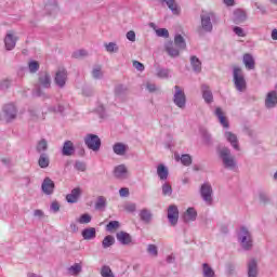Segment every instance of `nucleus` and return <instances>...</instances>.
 I'll return each instance as SVG.
<instances>
[{
	"label": "nucleus",
	"instance_id": "obj_1",
	"mask_svg": "<svg viewBox=\"0 0 277 277\" xmlns=\"http://www.w3.org/2000/svg\"><path fill=\"white\" fill-rule=\"evenodd\" d=\"M201 25L197 28L198 36L211 34L213 31V23H217V15L211 11H202L200 14Z\"/></svg>",
	"mask_w": 277,
	"mask_h": 277
},
{
	"label": "nucleus",
	"instance_id": "obj_2",
	"mask_svg": "<svg viewBox=\"0 0 277 277\" xmlns=\"http://www.w3.org/2000/svg\"><path fill=\"white\" fill-rule=\"evenodd\" d=\"M219 157L223 163V167L226 170H235V168H237V161H235V156L230 154V149L228 147L219 148Z\"/></svg>",
	"mask_w": 277,
	"mask_h": 277
},
{
	"label": "nucleus",
	"instance_id": "obj_3",
	"mask_svg": "<svg viewBox=\"0 0 277 277\" xmlns=\"http://www.w3.org/2000/svg\"><path fill=\"white\" fill-rule=\"evenodd\" d=\"M233 81L238 92H246L247 82L246 77L243 76V69H241V67L234 66Z\"/></svg>",
	"mask_w": 277,
	"mask_h": 277
},
{
	"label": "nucleus",
	"instance_id": "obj_4",
	"mask_svg": "<svg viewBox=\"0 0 277 277\" xmlns=\"http://www.w3.org/2000/svg\"><path fill=\"white\" fill-rule=\"evenodd\" d=\"M199 194L203 202H206L208 207H211V205H213V186H211V183L205 182L203 184H201Z\"/></svg>",
	"mask_w": 277,
	"mask_h": 277
},
{
	"label": "nucleus",
	"instance_id": "obj_5",
	"mask_svg": "<svg viewBox=\"0 0 277 277\" xmlns=\"http://www.w3.org/2000/svg\"><path fill=\"white\" fill-rule=\"evenodd\" d=\"M238 241L243 250H252V235L246 227H241L238 234Z\"/></svg>",
	"mask_w": 277,
	"mask_h": 277
},
{
	"label": "nucleus",
	"instance_id": "obj_6",
	"mask_svg": "<svg viewBox=\"0 0 277 277\" xmlns=\"http://www.w3.org/2000/svg\"><path fill=\"white\" fill-rule=\"evenodd\" d=\"M174 95H173V103L179 107L180 109H185V106L187 105V97L185 96V91L181 89V87L175 85L174 87Z\"/></svg>",
	"mask_w": 277,
	"mask_h": 277
},
{
	"label": "nucleus",
	"instance_id": "obj_7",
	"mask_svg": "<svg viewBox=\"0 0 277 277\" xmlns=\"http://www.w3.org/2000/svg\"><path fill=\"white\" fill-rule=\"evenodd\" d=\"M84 144L89 150H93L94 153H98V150H101V137L96 134H87L84 137Z\"/></svg>",
	"mask_w": 277,
	"mask_h": 277
},
{
	"label": "nucleus",
	"instance_id": "obj_8",
	"mask_svg": "<svg viewBox=\"0 0 277 277\" xmlns=\"http://www.w3.org/2000/svg\"><path fill=\"white\" fill-rule=\"evenodd\" d=\"M2 111L4 114V119L6 120V122H12V120H16L18 110L16 109V106H14V104L4 105Z\"/></svg>",
	"mask_w": 277,
	"mask_h": 277
},
{
	"label": "nucleus",
	"instance_id": "obj_9",
	"mask_svg": "<svg viewBox=\"0 0 277 277\" xmlns=\"http://www.w3.org/2000/svg\"><path fill=\"white\" fill-rule=\"evenodd\" d=\"M66 81H68V71L66 69H58L54 77V83L58 88H65Z\"/></svg>",
	"mask_w": 277,
	"mask_h": 277
},
{
	"label": "nucleus",
	"instance_id": "obj_10",
	"mask_svg": "<svg viewBox=\"0 0 277 277\" xmlns=\"http://www.w3.org/2000/svg\"><path fill=\"white\" fill-rule=\"evenodd\" d=\"M167 217L171 226L179 224V207H176V205L169 206Z\"/></svg>",
	"mask_w": 277,
	"mask_h": 277
},
{
	"label": "nucleus",
	"instance_id": "obj_11",
	"mask_svg": "<svg viewBox=\"0 0 277 277\" xmlns=\"http://www.w3.org/2000/svg\"><path fill=\"white\" fill-rule=\"evenodd\" d=\"M41 190L45 196H51L55 192V182L51 177H45L41 184Z\"/></svg>",
	"mask_w": 277,
	"mask_h": 277
},
{
	"label": "nucleus",
	"instance_id": "obj_12",
	"mask_svg": "<svg viewBox=\"0 0 277 277\" xmlns=\"http://www.w3.org/2000/svg\"><path fill=\"white\" fill-rule=\"evenodd\" d=\"M114 175L115 179H118L119 181H124L129 179V169H127V166L124 164H119L115 167Z\"/></svg>",
	"mask_w": 277,
	"mask_h": 277
},
{
	"label": "nucleus",
	"instance_id": "obj_13",
	"mask_svg": "<svg viewBox=\"0 0 277 277\" xmlns=\"http://www.w3.org/2000/svg\"><path fill=\"white\" fill-rule=\"evenodd\" d=\"M164 51L168 53L170 57H179V55H181L182 50L174 44V41H168L164 44Z\"/></svg>",
	"mask_w": 277,
	"mask_h": 277
},
{
	"label": "nucleus",
	"instance_id": "obj_14",
	"mask_svg": "<svg viewBox=\"0 0 277 277\" xmlns=\"http://www.w3.org/2000/svg\"><path fill=\"white\" fill-rule=\"evenodd\" d=\"M75 143L72 141H65L62 147L63 157H72L75 155Z\"/></svg>",
	"mask_w": 277,
	"mask_h": 277
},
{
	"label": "nucleus",
	"instance_id": "obj_15",
	"mask_svg": "<svg viewBox=\"0 0 277 277\" xmlns=\"http://www.w3.org/2000/svg\"><path fill=\"white\" fill-rule=\"evenodd\" d=\"M276 105H277V92L271 91L266 95L265 107L267 109H274V107H276Z\"/></svg>",
	"mask_w": 277,
	"mask_h": 277
},
{
	"label": "nucleus",
	"instance_id": "obj_16",
	"mask_svg": "<svg viewBox=\"0 0 277 277\" xmlns=\"http://www.w3.org/2000/svg\"><path fill=\"white\" fill-rule=\"evenodd\" d=\"M129 94V87L124 84H117L115 87V96L120 101H124V97Z\"/></svg>",
	"mask_w": 277,
	"mask_h": 277
},
{
	"label": "nucleus",
	"instance_id": "obj_17",
	"mask_svg": "<svg viewBox=\"0 0 277 277\" xmlns=\"http://www.w3.org/2000/svg\"><path fill=\"white\" fill-rule=\"evenodd\" d=\"M117 241L122 246H129V243H133V238L127 232H118L116 234Z\"/></svg>",
	"mask_w": 277,
	"mask_h": 277
},
{
	"label": "nucleus",
	"instance_id": "obj_18",
	"mask_svg": "<svg viewBox=\"0 0 277 277\" xmlns=\"http://www.w3.org/2000/svg\"><path fill=\"white\" fill-rule=\"evenodd\" d=\"M259 276V262L255 259H251L248 262V277Z\"/></svg>",
	"mask_w": 277,
	"mask_h": 277
},
{
	"label": "nucleus",
	"instance_id": "obj_19",
	"mask_svg": "<svg viewBox=\"0 0 277 277\" xmlns=\"http://www.w3.org/2000/svg\"><path fill=\"white\" fill-rule=\"evenodd\" d=\"M183 221L187 224L188 222H196L198 217V212L195 208H188L183 214Z\"/></svg>",
	"mask_w": 277,
	"mask_h": 277
},
{
	"label": "nucleus",
	"instance_id": "obj_20",
	"mask_svg": "<svg viewBox=\"0 0 277 277\" xmlns=\"http://www.w3.org/2000/svg\"><path fill=\"white\" fill-rule=\"evenodd\" d=\"M60 10V6L57 5V0H48L44 5V11L47 14H57V11Z\"/></svg>",
	"mask_w": 277,
	"mask_h": 277
},
{
	"label": "nucleus",
	"instance_id": "obj_21",
	"mask_svg": "<svg viewBox=\"0 0 277 277\" xmlns=\"http://www.w3.org/2000/svg\"><path fill=\"white\" fill-rule=\"evenodd\" d=\"M39 83L42 88H51V75L47 71H41L39 74Z\"/></svg>",
	"mask_w": 277,
	"mask_h": 277
},
{
	"label": "nucleus",
	"instance_id": "obj_22",
	"mask_svg": "<svg viewBox=\"0 0 277 277\" xmlns=\"http://www.w3.org/2000/svg\"><path fill=\"white\" fill-rule=\"evenodd\" d=\"M81 197V188L80 187H76L71 190L70 194H68L66 196V200L67 202H69L70 205H75V202H77L79 200V198Z\"/></svg>",
	"mask_w": 277,
	"mask_h": 277
},
{
	"label": "nucleus",
	"instance_id": "obj_23",
	"mask_svg": "<svg viewBox=\"0 0 277 277\" xmlns=\"http://www.w3.org/2000/svg\"><path fill=\"white\" fill-rule=\"evenodd\" d=\"M127 150H129V145L124 143H115L113 145V151L115 155H119L120 157L127 155Z\"/></svg>",
	"mask_w": 277,
	"mask_h": 277
},
{
	"label": "nucleus",
	"instance_id": "obj_24",
	"mask_svg": "<svg viewBox=\"0 0 277 277\" xmlns=\"http://www.w3.org/2000/svg\"><path fill=\"white\" fill-rule=\"evenodd\" d=\"M16 37H14V34L12 32H8L5 38H4V44H5V49L6 51H12V49H14V47H16Z\"/></svg>",
	"mask_w": 277,
	"mask_h": 277
},
{
	"label": "nucleus",
	"instance_id": "obj_25",
	"mask_svg": "<svg viewBox=\"0 0 277 277\" xmlns=\"http://www.w3.org/2000/svg\"><path fill=\"white\" fill-rule=\"evenodd\" d=\"M201 92H202V98L208 105H211L213 103V92L209 90V87L207 84H203L201 87Z\"/></svg>",
	"mask_w": 277,
	"mask_h": 277
},
{
	"label": "nucleus",
	"instance_id": "obj_26",
	"mask_svg": "<svg viewBox=\"0 0 277 277\" xmlns=\"http://www.w3.org/2000/svg\"><path fill=\"white\" fill-rule=\"evenodd\" d=\"M81 235L84 240L90 241L92 239H96V228L87 227L81 232Z\"/></svg>",
	"mask_w": 277,
	"mask_h": 277
},
{
	"label": "nucleus",
	"instance_id": "obj_27",
	"mask_svg": "<svg viewBox=\"0 0 277 277\" xmlns=\"http://www.w3.org/2000/svg\"><path fill=\"white\" fill-rule=\"evenodd\" d=\"M248 18V15L246 14V11L238 9L234 12V23L236 25H239L241 23H245V21Z\"/></svg>",
	"mask_w": 277,
	"mask_h": 277
},
{
	"label": "nucleus",
	"instance_id": "obj_28",
	"mask_svg": "<svg viewBox=\"0 0 277 277\" xmlns=\"http://www.w3.org/2000/svg\"><path fill=\"white\" fill-rule=\"evenodd\" d=\"M162 3H166V5L171 10L172 14H175L179 16L181 14V6L176 3V0H162Z\"/></svg>",
	"mask_w": 277,
	"mask_h": 277
},
{
	"label": "nucleus",
	"instance_id": "obj_29",
	"mask_svg": "<svg viewBox=\"0 0 277 277\" xmlns=\"http://www.w3.org/2000/svg\"><path fill=\"white\" fill-rule=\"evenodd\" d=\"M169 174L170 171H168V167H166L163 163L158 164L157 175L160 179V181H168Z\"/></svg>",
	"mask_w": 277,
	"mask_h": 277
},
{
	"label": "nucleus",
	"instance_id": "obj_30",
	"mask_svg": "<svg viewBox=\"0 0 277 277\" xmlns=\"http://www.w3.org/2000/svg\"><path fill=\"white\" fill-rule=\"evenodd\" d=\"M225 137L235 150H239V141L237 140L236 134H234L233 132H225Z\"/></svg>",
	"mask_w": 277,
	"mask_h": 277
},
{
	"label": "nucleus",
	"instance_id": "obj_31",
	"mask_svg": "<svg viewBox=\"0 0 277 277\" xmlns=\"http://www.w3.org/2000/svg\"><path fill=\"white\" fill-rule=\"evenodd\" d=\"M242 62L248 70H254L255 62L252 54L250 53L245 54Z\"/></svg>",
	"mask_w": 277,
	"mask_h": 277
},
{
	"label": "nucleus",
	"instance_id": "obj_32",
	"mask_svg": "<svg viewBox=\"0 0 277 277\" xmlns=\"http://www.w3.org/2000/svg\"><path fill=\"white\" fill-rule=\"evenodd\" d=\"M140 217L144 224H150V222H153V212L145 208L141 210Z\"/></svg>",
	"mask_w": 277,
	"mask_h": 277
},
{
	"label": "nucleus",
	"instance_id": "obj_33",
	"mask_svg": "<svg viewBox=\"0 0 277 277\" xmlns=\"http://www.w3.org/2000/svg\"><path fill=\"white\" fill-rule=\"evenodd\" d=\"M190 66L194 72H202V62L197 56H190Z\"/></svg>",
	"mask_w": 277,
	"mask_h": 277
},
{
	"label": "nucleus",
	"instance_id": "obj_34",
	"mask_svg": "<svg viewBox=\"0 0 277 277\" xmlns=\"http://www.w3.org/2000/svg\"><path fill=\"white\" fill-rule=\"evenodd\" d=\"M214 114H215L216 118L219 119L220 123L222 124V127H224V129H228V120L224 116V111H222V108L216 107Z\"/></svg>",
	"mask_w": 277,
	"mask_h": 277
},
{
	"label": "nucleus",
	"instance_id": "obj_35",
	"mask_svg": "<svg viewBox=\"0 0 277 277\" xmlns=\"http://www.w3.org/2000/svg\"><path fill=\"white\" fill-rule=\"evenodd\" d=\"M36 150H37V153H39V155H42L43 153H47V150H49V142H47L45 138H41L37 143Z\"/></svg>",
	"mask_w": 277,
	"mask_h": 277
},
{
	"label": "nucleus",
	"instance_id": "obj_36",
	"mask_svg": "<svg viewBox=\"0 0 277 277\" xmlns=\"http://www.w3.org/2000/svg\"><path fill=\"white\" fill-rule=\"evenodd\" d=\"M106 208H107V198H105L104 196H98L95 202L96 211H105Z\"/></svg>",
	"mask_w": 277,
	"mask_h": 277
},
{
	"label": "nucleus",
	"instance_id": "obj_37",
	"mask_svg": "<svg viewBox=\"0 0 277 277\" xmlns=\"http://www.w3.org/2000/svg\"><path fill=\"white\" fill-rule=\"evenodd\" d=\"M173 44L177 48L184 51V49L187 48V43L185 42V38H183L181 35H175Z\"/></svg>",
	"mask_w": 277,
	"mask_h": 277
},
{
	"label": "nucleus",
	"instance_id": "obj_38",
	"mask_svg": "<svg viewBox=\"0 0 277 277\" xmlns=\"http://www.w3.org/2000/svg\"><path fill=\"white\" fill-rule=\"evenodd\" d=\"M51 163V160L49 159V154L43 153L40 154L39 160H38V164L41 168H49V164Z\"/></svg>",
	"mask_w": 277,
	"mask_h": 277
},
{
	"label": "nucleus",
	"instance_id": "obj_39",
	"mask_svg": "<svg viewBox=\"0 0 277 277\" xmlns=\"http://www.w3.org/2000/svg\"><path fill=\"white\" fill-rule=\"evenodd\" d=\"M114 243H116V238H114V236L111 235L105 236L102 241V248H104V250H107V248H111Z\"/></svg>",
	"mask_w": 277,
	"mask_h": 277
},
{
	"label": "nucleus",
	"instance_id": "obj_40",
	"mask_svg": "<svg viewBox=\"0 0 277 277\" xmlns=\"http://www.w3.org/2000/svg\"><path fill=\"white\" fill-rule=\"evenodd\" d=\"M32 94L38 98H50V96L47 95L44 91H42V88L40 87V84L35 85V89L32 90Z\"/></svg>",
	"mask_w": 277,
	"mask_h": 277
},
{
	"label": "nucleus",
	"instance_id": "obj_41",
	"mask_svg": "<svg viewBox=\"0 0 277 277\" xmlns=\"http://www.w3.org/2000/svg\"><path fill=\"white\" fill-rule=\"evenodd\" d=\"M202 274L203 277H215V272L208 263L202 264Z\"/></svg>",
	"mask_w": 277,
	"mask_h": 277
},
{
	"label": "nucleus",
	"instance_id": "obj_42",
	"mask_svg": "<svg viewBox=\"0 0 277 277\" xmlns=\"http://www.w3.org/2000/svg\"><path fill=\"white\" fill-rule=\"evenodd\" d=\"M200 134L205 144H208V145L213 144V138L211 137V133H209L207 129H200Z\"/></svg>",
	"mask_w": 277,
	"mask_h": 277
},
{
	"label": "nucleus",
	"instance_id": "obj_43",
	"mask_svg": "<svg viewBox=\"0 0 277 277\" xmlns=\"http://www.w3.org/2000/svg\"><path fill=\"white\" fill-rule=\"evenodd\" d=\"M175 159L176 161H181V163L186 167L192 163V156L189 154H184L181 158L175 154Z\"/></svg>",
	"mask_w": 277,
	"mask_h": 277
},
{
	"label": "nucleus",
	"instance_id": "obj_44",
	"mask_svg": "<svg viewBox=\"0 0 277 277\" xmlns=\"http://www.w3.org/2000/svg\"><path fill=\"white\" fill-rule=\"evenodd\" d=\"M100 274L102 277H116V275H114V272L111 271V267L107 265L102 266Z\"/></svg>",
	"mask_w": 277,
	"mask_h": 277
},
{
	"label": "nucleus",
	"instance_id": "obj_45",
	"mask_svg": "<svg viewBox=\"0 0 277 277\" xmlns=\"http://www.w3.org/2000/svg\"><path fill=\"white\" fill-rule=\"evenodd\" d=\"M105 49L107 53H118V51H120V48L116 42L105 43Z\"/></svg>",
	"mask_w": 277,
	"mask_h": 277
},
{
	"label": "nucleus",
	"instance_id": "obj_46",
	"mask_svg": "<svg viewBox=\"0 0 277 277\" xmlns=\"http://www.w3.org/2000/svg\"><path fill=\"white\" fill-rule=\"evenodd\" d=\"M81 264L76 263L68 268V272L71 274V276H79V274H81Z\"/></svg>",
	"mask_w": 277,
	"mask_h": 277
},
{
	"label": "nucleus",
	"instance_id": "obj_47",
	"mask_svg": "<svg viewBox=\"0 0 277 277\" xmlns=\"http://www.w3.org/2000/svg\"><path fill=\"white\" fill-rule=\"evenodd\" d=\"M93 79H103V68L100 65H96L92 70Z\"/></svg>",
	"mask_w": 277,
	"mask_h": 277
},
{
	"label": "nucleus",
	"instance_id": "obj_48",
	"mask_svg": "<svg viewBox=\"0 0 277 277\" xmlns=\"http://www.w3.org/2000/svg\"><path fill=\"white\" fill-rule=\"evenodd\" d=\"M259 199H260V202H262L263 205H268V202H271V198H269V195L265 192V190H261L259 193Z\"/></svg>",
	"mask_w": 277,
	"mask_h": 277
},
{
	"label": "nucleus",
	"instance_id": "obj_49",
	"mask_svg": "<svg viewBox=\"0 0 277 277\" xmlns=\"http://www.w3.org/2000/svg\"><path fill=\"white\" fill-rule=\"evenodd\" d=\"M157 77H159V79H168V77H170V69L157 68Z\"/></svg>",
	"mask_w": 277,
	"mask_h": 277
},
{
	"label": "nucleus",
	"instance_id": "obj_50",
	"mask_svg": "<svg viewBox=\"0 0 277 277\" xmlns=\"http://www.w3.org/2000/svg\"><path fill=\"white\" fill-rule=\"evenodd\" d=\"M28 69L29 72H38V70H40V63H38L37 61H30L28 63Z\"/></svg>",
	"mask_w": 277,
	"mask_h": 277
},
{
	"label": "nucleus",
	"instance_id": "obj_51",
	"mask_svg": "<svg viewBox=\"0 0 277 277\" xmlns=\"http://www.w3.org/2000/svg\"><path fill=\"white\" fill-rule=\"evenodd\" d=\"M71 57H74V60H81V57H88V51L77 50L72 52Z\"/></svg>",
	"mask_w": 277,
	"mask_h": 277
},
{
	"label": "nucleus",
	"instance_id": "obj_52",
	"mask_svg": "<svg viewBox=\"0 0 277 277\" xmlns=\"http://www.w3.org/2000/svg\"><path fill=\"white\" fill-rule=\"evenodd\" d=\"M118 228H120V222L118 221H110L106 225V230H108L109 233H111V230H118Z\"/></svg>",
	"mask_w": 277,
	"mask_h": 277
},
{
	"label": "nucleus",
	"instance_id": "obj_53",
	"mask_svg": "<svg viewBox=\"0 0 277 277\" xmlns=\"http://www.w3.org/2000/svg\"><path fill=\"white\" fill-rule=\"evenodd\" d=\"M79 224H90L92 222V216L88 213L82 214L79 220Z\"/></svg>",
	"mask_w": 277,
	"mask_h": 277
},
{
	"label": "nucleus",
	"instance_id": "obj_54",
	"mask_svg": "<svg viewBox=\"0 0 277 277\" xmlns=\"http://www.w3.org/2000/svg\"><path fill=\"white\" fill-rule=\"evenodd\" d=\"M158 38H170V32L166 28H159L156 30Z\"/></svg>",
	"mask_w": 277,
	"mask_h": 277
},
{
	"label": "nucleus",
	"instance_id": "obj_55",
	"mask_svg": "<svg viewBox=\"0 0 277 277\" xmlns=\"http://www.w3.org/2000/svg\"><path fill=\"white\" fill-rule=\"evenodd\" d=\"M162 195L172 196V185H170V183H164L162 185Z\"/></svg>",
	"mask_w": 277,
	"mask_h": 277
},
{
	"label": "nucleus",
	"instance_id": "obj_56",
	"mask_svg": "<svg viewBox=\"0 0 277 277\" xmlns=\"http://www.w3.org/2000/svg\"><path fill=\"white\" fill-rule=\"evenodd\" d=\"M147 252L151 256H158V254H159V250L157 249L156 245H148L147 246Z\"/></svg>",
	"mask_w": 277,
	"mask_h": 277
},
{
	"label": "nucleus",
	"instance_id": "obj_57",
	"mask_svg": "<svg viewBox=\"0 0 277 277\" xmlns=\"http://www.w3.org/2000/svg\"><path fill=\"white\" fill-rule=\"evenodd\" d=\"M233 31L234 34H236V36H239L240 38H246V32L243 31V28L235 26Z\"/></svg>",
	"mask_w": 277,
	"mask_h": 277
},
{
	"label": "nucleus",
	"instance_id": "obj_58",
	"mask_svg": "<svg viewBox=\"0 0 277 277\" xmlns=\"http://www.w3.org/2000/svg\"><path fill=\"white\" fill-rule=\"evenodd\" d=\"M76 170H79L80 172H85V163L81 161H76L75 163Z\"/></svg>",
	"mask_w": 277,
	"mask_h": 277
},
{
	"label": "nucleus",
	"instance_id": "obj_59",
	"mask_svg": "<svg viewBox=\"0 0 277 277\" xmlns=\"http://www.w3.org/2000/svg\"><path fill=\"white\" fill-rule=\"evenodd\" d=\"M124 209L126 211H129V213H134V211L137 209V206H135V203H127Z\"/></svg>",
	"mask_w": 277,
	"mask_h": 277
},
{
	"label": "nucleus",
	"instance_id": "obj_60",
	"mask_svg": "<svg viewBox=\"0 0 277 277\" xmlns=\"http://www.w3.org/2000/svg\"><path fill=\"white\" fill-rule=\"evenodd\" d=\"M50 209L53 211V213L60 212V202L53 201L50 206Z\"/></svg>",
	"mask_w": 277,
	"mask_h": 277
},
{
	"label": "nucleus",
	"instance_id": "obj_61",
	"mask_svg": "<svg viewBox=\"0 0 277 277\" xmlns=\"http://www.w3.org/2000/svg\"><path fill=\"white\" fill-rule=\"evenodd\" d=\"M133 66L136 68V70H138L140 72H143L144 70V64H142L138 61H133Z\"/></svg>",
	"mask_w": 277,
	"mask_h": 277
},
{
	"label": "nucleus",
	"instance_id": "obj_62",
	"mask_svg": "<svg viewBox=\"0 0 277 277\" xmlns=\"http://www.w3.org/2000/svg\"><path fill=\"white\" fill-rule=\"evenodd\" d=\"M119 195L121 198H127L129 196V188L122 187L119 189Z\"/></svg>",
	"mask_w": 277,
	"mask_h": 277
},
{
	"label": "nucleus",
	"instance_id": "obj_63",
	"mask_svg": "<svg viewBox=\"0 0 277 277\" xmlns=\"http://www.w3.org/2000/svg\"><path fill=\"white\" fill-rule=\"evenodd\" d=\"M146 89L148 90V92H157L158 90L157 84L150 82H147Z\"/></svg>",
	"mask_w": 277,
	"mask_h": 277
},
{
	"label": "nucleus",
	"instance_id": "obj_64",
	"mask_svg": "<svg viewBox=\"0 0 277 277\" xmlns=\"http://www.w3.org/2000/svg\"><path fill=\"white\" fill-rule=\"evenodd\" d=\"M126 36H127L128 40H130V42H135V31L130 30L127 32Z\"/></svg>",
	"mask_w": 277,
	"mask_h": 277
}]
</instances>
